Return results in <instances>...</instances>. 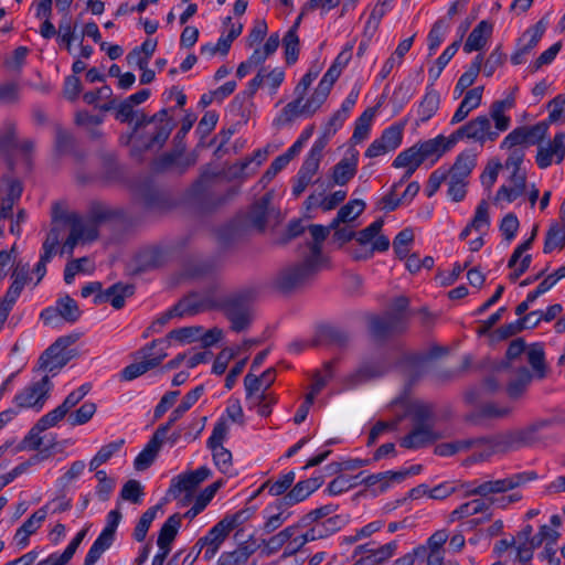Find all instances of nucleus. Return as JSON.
Instances as JSON below:
<instances>
[{
  "label": "nucleus",
  "mask_w": 565,
  "mask_h": 565,
  "mask_svg": "<svg viewBox=\"0 0 565 565\" xmlns=\"http://www.w3.org/2000/svg\"><path fill=\"white\" fill-rule=\"evenodd\" d=\"M552 426V422L542 419L515 430H507L490 437H481L482 450L471 455L466 462L473 463L488 460L492 455L509 452L523 447H529L539 441L540 433Z\"/></svg>",
  "instance_id": "obj_1"
},
{
  "label": "nucleus",
  "mask_w": 565,
  "mask_h": 565,
  "mask_svg": "<svg viewBox=\"0 0 565 565\" xmlns=\"http://www.w3.org/2000/svg\"><path fill=\"white\" fill-rule=\"evenodd\" d=\"M324 262L322 255H319L317 247L301 263L288 266L279 271L275 284L284 292H290L305 287L310 282L320 270Z\"/></svg>",
  "instance_id": "obj_2"
},
{
  "label": "nucleus",
  "mask_w": 565,
  "mask_h": 565,
  "mask_svg": "<svg viewBox=\"0 0 565 565\" xmlns=\"http://www.w3.org/2000/svg\"><path fill=\"white\" fill-rule=\"evenodd\" d=\"M413 428L401 440V446L407 449L424 447L438 438L433 428V412L428 405H416L412 413Z\"/></svg>",
  "instance_id": "obj_3"
},
{
  "label": "nucleus",
  "mask_w": 565,
  "mask_h": 565,
  "mask_svg": "<svg viewBox=\"0 0 565 565\" xmlns=\"http://www.w3.org/2000/svg\"><path fill=\"white\" fill-rule=\"evenodd\" d=\"M61 221L70 231V234L61 248L62 254L66 253L72 255L76 245H84L94 242L98 237L99 231L87 216L68 213L62 217Z\"/></svg>",
  "instance_id": "obj_4"
},
{
  "label": "nucleus",
  "mask_w": 565,
  "mask_h": 565,
  "mask_svg": "<svg viewBox=\"0 0 565 565\" xmlns=\"http://www.w3.org/2000/svg\"><path fill=\"white\" fill-rule=\"evenodd\" d=\"M407 307V298H396L385 316L371 319L370 330L372 334L376 338H383L391 333L403 331L406 327L405 311Z\"/></svg>",
  "instance_id": "obj_5"
},
{
  "label": "nucleus",
  "mask_w": 565,
  "mask_h": 565,
  "mask_svg": "<svg viewBox=\"0 0 565 565\" xmlns=\"http://www.w3.org/2000/svg\"><path fill=\"white\" fill-rule=\"evenodd\" d=\"M211 470L203 466L194 471L182 473L172 479L168 494L173 499H180L182 505H188L195 493L196 488L211 476Z\"/></svg>",
  "instance_id": "obj_6"
},
{
  "label": "nucleus",
  "mask_w": 565,
  "mask_h": 565,
  "mask_svg": "<svg viewBox=\"0 0 565 565\" xmlns=\"http://www.w3.org/2000/svg\"><path fill=\"white\" fill-rule=\"evenodd\" d=\"M52 388L53 383L50 375L45 374L41 380L32 382L21 390L14 396L13 403L19 409L32 408L40 412L49 399Z\"/></svg>",
  "instance_id": "obj_7"
},
{
  "label": "nucleus",
  "mask_w": 565,
  "mask_h": 565,
  "mask_svg": "<svg viewBox=\"0 0 565 565\" xmlns=\"http://www.w3.org/2000/svg\"><path fill=\"white\" fill-rule=\"evenodd\" d=\"M536 478L535 472L514 473L503 479L487 480L468 490V495L488 498L516 489Z\"/></svg>",
  "instance_id": "obj_8"
},
{
  "label": "nucleus",
  "mask_w": 565,
  "mask_h": 565,
  "mask_svg": "<svg viewBox=\"0 0 565 565\" xmlns=\"http://www.w3.org/2000/svg\"><path fill=\"white\" fill-rule=\"evenodd\" d=\"M498 131H493L490 118L486 115L478 116L459 127L449 136V143H457L461 139L473 140L483 145L487 140L494 141Z\"/></svg>",
  "instance_id": "obj_9"
},
{
  "label": "nucleus",
  "mask_w": 565,
  "mask_h": 565,
  "mask_svg": "<svg viewBox=\"0 0 565 565\" xmlns=\"http://www.w3.org/2000/svg\"><path fill=\"white\" fill-rule=\"evenodd\" d=\"M223 311L234 332L246 331L253 321L250 299L245 295L230 297L223 305Z\"/></svg>",
  "instance_id": "obj_10"
},
{
  "label": "nucleus",
  "mask_w": 565,
  "mask_h": 565,
  "mask_svg": "<svg viewBox=\"0 0 565 565\" xmlns=\"http://www.w3.org/2000/svg\"><path fill=\"white\" fill-rule=\"evenodd\" d=\"M323 150L324 140H316L297 173L295 184L292 186L294 195L299 196L312 182L313 177L319 170Z\"/></svg>",
  "instance_id": "obj_11"
},
{
  "label": "nucleus",
  "mask_w": 565,
  "mask_h": 565,
  "mask_svg": "<svg viewBox=\"0 0 565 565\" xmlns=\"http://www.w3.org/2000/svg\"><path fill=\"white\" fill-rule=\"evenodd\" d=\"M231 531L233 530L228 526V523L222 519L207 532L205 536L201 537L196 542L194 548H198V554L203 553V558L205 561H210L216 555Z\"/></svg>",
  "instance_id": "obj_12"
},
{
  "label": "nucleus",
  "mask_w": 565,
  "mask_h": 565,
  "mask_svg": "<svg viewBox=\"0 0 565 565\" xmlns=\"http://www.w3.org/2000/svg\"><path fill=\"white\" fill-rule=\"evenodd\" d=\"M64 228L60 225H54L49 232L42 249L40 260L34 268V273L38 276L35 285H38L46 274V264L51 262L52 257L56 254V248L60 245Z\"/></svg>",
  "instance_id": "obj_13"
},
{
  "label": "nucleus",
  "mask_w": 565,
  "mask_h": 565,
  "mask_svg": "<svg viewBox=\"0 0 565 565\" xmlns=\"http://www.w3.org/2000/svg\"><path fill=\"white\" fill-rule=\"evenodd\" d=\"M387 372V364L382 359L362 362L359 367L348 376L350 385L355 386L383 376Z\"/></svg>",
  "instance_id": "obj_14"
},
{
  "label": "nucleus",
  "mask_w": 565,
  "mask_h": 565,
  "mask_svg": "<svg viewBox=\"0 0 565 565\" xmlns=\"http://www.w3.org/2000/svg\"><path fill=\"white\" fill-rule=\"evenodd\" d=\"M275 369H268L259 376L252 372L247 373L244 377L246 398L252 399L256 394L265 393L275 382Z\"/></svg>",
  "instance_id": "obj_15"
},
{
  "label": "nucleus",
  "mask_w": 565,
  "mask_h": 565,
  "mask_svg": "<svg viewBox=\"0 0 565 565\" xmlns=\"http://www.w3.org/2000/svg\"><path fill=\"white\" fill-rule=\"evenodd\" d=\"M52 344L42 353L39 359V370L55 375L73 358L71 352H63L56 349L53 352Z\"/></svg>",
  "instance_id": "obj_16"
},
{
  "label": "nucleus",
  "mask_w": 565,
  "mask_h": 565,
  "mask_svg": "<svg viewBox=\"0 0 565 565\" xmlns=\"http://www.w3.org/2000/svg\"><path fill=\"white\" fill-rule=\"evenodd\" d=\"M134 290L132 285L118 282L107 288L104 292L97 294L94 302L102 303L108 301L115 309H121L125 305V299L130 297Z\"/></svg>",
  "instance_id": "obj_17"
},
{
  "label": "nucleus",
  "mask_w": 565,
  "mask_h": 565,
  "mask_svg": "<svg viewBox=\"0 0 565 565\" xmlns=\"http://www.w3.org/2000/svg\"><path fill=\"white\" fill-rule=\"evenodd\" d=\"M257 543L250 537L246 542L238 545L232 552L221 554L217 565H246L248 558L257 551Z\"/></svg>",
  "instance_id": "obj_18"
},
{
  "label": "nucleus",
  "mask_w": 565,
  "mask_h": 565,
  "mask_svg": "<svg viewBox=\"0 0 565 565\" xmlns=\"http://www.w3.org/2000/svg\"><path fill=\"white\" fill-rule=\"evenodd\" d=\"M482 443L481 437L443 443L435 447V454L446 457L458 452L473 450L472 455H475L482 450Z\"/></svg>",
  "instance_id": "obj_19"
},
{
  "label": "nucleus",
  "mask_w": 565,
  "mask_h": 565,
  "mask_svg": "<svg viewBox=\"0 0 565 565\" xmlns=\"http://www.w3.org/2000/svg\"><path fill=\"white\" fill-rule=\"evenodd\" d=\"M50 510V503H46L36 510L17 531L15 540L19 545L25 546L29 542V536L36 532L41 523L45 520Z\"/></svg>",
  "instance_id": "obj_20"
},
{
  "label": "nucleus",
  "mask_w": 565,
  "mask_h": 565,
  "mask_svg": "<svg viewBox=\"0 0 565 565\" xmlns=\"http://www.w3.org/2000/svg\"><path fill=\"white\" fill-rule=\"evenodd\" d=\"M526 190V174H514L509 177V184L502 185L497 191L494 202L507 201L513 202L524 194Z\"/></svg>",
  "instance_id": "obj_21"
},
{
  "label": "nucleus",
  "mask_w": 565,
  "mask_h": 565,
  "mask_svg": "<svg viewBox=\"0 0 565 565\" xmlns=\"http://www.w3.org/2000/svg\"><path fill=\"white\" fill-rule=\"evenodd\" d=\"M428 362L426 356L407 354L399 361L398 367L409 382H414L426 372Z\"/></svg>",
  "instance_id": "obj_22"
},
{
  "label": "nucleus",
  "mask_w": 565,
  "mask_h": 565,
  "mask_svg": "<svg viewBox=\"0 0 565 565\" xmlns=\"http://www.w3.org/2000/svg\"><path fill=\"white\" fill-rule=\"evenodd\" d=\"M167 356L164 350H161L159 354L147 353L141 362L132 363L126 366L122 371V377L127 381H131L147 371L158 366L162 360Z\"/></svg>",
  "instance_id": "obj_23"
},
{
  "label": "nucleus",
  "mask_w": 565,
  "mask_h": 565,
  "mask_svg": "<svg viewBox=\"0 0 565 565\" xmlns=\"http://www.w3.org/2000/svg\"><path fill=\"white\" fill-rule=\"evenodd\" d=\"M492 30L493 25L490 22L486 20L479 22L467 38L463 44V51L471 53L483 49L492 34Z\"/></svg>",
  "instance_id": "obj_24"
},
{
  "label": "nucleus",
  "mask_w": 565,
  "mask_h": 565,
  "mask_svg": "<svg viewBox=\"0 0 565 565\" xmlns=\"http://www.w3.org/2000/svg\"><path fill=\"white\" fill-rule=\"evenodd\" d=\"M358 151H351L350 156L342 158L334 167L332 179L335 184H347L356 173Z\"/></svg>",
  "instance_id": "obj_25"
},
{
  "label": "nucleus",
  "mask_w": 565,
  "mask_h": 565,
  "mask_svg": "<svg viewBox=\"0 0 565 565\" xmlns=\"http://www.w3.org/2000/svg\"><path fill=\"white\" fill-rule=\"evenodd\" d=\"M424 161L434 158V161L439 159L446 151L450 150L455 143H449V137L439 135L433 139L416 143Z\"/></svg>",
  "instance_id": "obj_26"
},
{
  "label": "nucleus",
  "mask_w": 565,
  "mask_h": 565,
  "mask_svg": "<svg viewBox=\"0 0 565 565\" xmlns=\"http://www.w3.org/2000/svg\"><path fill=\"white\" fill-rule=\"evenodd\" d=\"M266 157L267 151L258 149L253 157L245 158L243 161L233 164L230 168V172L234 178H247L257 170Z\"/></svg>",
  "instance_id": "obj_27"
},
{
  "label": "nucleus",
  "mask_w": 565,
  "mask_h": 565,
  "mask_svg": "<svg viewBox=\"0 0 565 565\" xmlns=\"http://www.w3.org/2000/svg\"><path fill=\"white\" fill-rule=\"evenodd\" d=\"M154 131L149 136V139L146 143L147 148H161L167 139L169 138L172 129L174 128V124L172 118L169 115V110L167 109V116L162 120L154 121Z\"/></svg>",
  "instance_id": "obj_28"
},
{
  "label": "nucleus",
  "mask_w": 565,
  "mask_h": 565,
  "mask_svg": "<svg viewBox=\"0 0 565 565\" xmlns=\"http://www.w3.org/2000/svg\"><path fill=\"white\" fill-rule=\"evenodd\" d=\"M271 199L273 194L270 192L266 193L252 206L248 213L249 224L258 231H263L265 228L268 207Z\"/></svg>",
  "instance_id": "obj_29"
},
{
  "label": "nucleus",
  "mask_w": 565,
  "mask_h": 565,
  "mask_svg": "<svg viewBox=\"0 0 565 565\" xmlns=\"http://www.w3.org/2000/svg\"><path fill=\"white\" fill-rule=\"evenodd\" d=\"M477 157L470 151L461 152L452 167L447 171L448 177L466 180L476 167Z\"/></svg>",
  "instance_id": "obj_30"
},
{
  "label": "nucleus",
  "mask_w": 565,
  "mask_h": 565,
  "mask_svg": "<svg viewBox=\"0 0 565 565\" xmlns=\"http://www.w3.org/2000/svg\"><path fill=\"white\" fill-rule=\"evenodd\" d=\"M181 526V516L179 514H173L168 518V520L163 523L160 529L157 544L160 550L170 551V545L175 539L178 531Z\"/></svg>",
  "instance_id": "obj_31"
},
{
  "label": "nucleus",
  "mask_w": 565,
  "mask_h": 565,
  "mask_svg": "<svg viewBox=\"0 0 565 565\" xmlns=\"http://www.w3.org/2000/svg\"><path fill=\"white\" fill-rule=\"evenodd\" d=\"M365 209V203L362 200H351L344 204L339 211L337 216L330 223V227L337 228L341 223L354 221Z\"/></svg>",
  "instance_id": "obj_32"
},
{
  "label": "nucleus",
  "mask_w": 565,
  "mask_h": 565,
  "mask_svg": "<svg viewBox=\"0 0 565 565\" xmlns=\"http://www.w3.org/2000/svg\"><path fill=\"white\" fill-rule=\"evenodd\" d=\"M414 36L403 40L396 47L395 52L387 58L383 65L380 76L382 79L386 78L393 68L402 64L403 57L411 50Z\"/></svg>",
  "instance_id": "obj_33"
},
{
  "label": "nucleus",
  "mask_w": 565,
  "mask_h": 565,
  "mask_svg": "<svg viewBox=\"0 0 565 565\" xmlns=\"http://www.w3.org/2000/svg\"><path fill=\"white\" fill-rule=\"evenodd\" d=\"M532 375L526 367H521L514 380L510 381L507 386L508 396L511 399H519L525 393L531 383Z\"/></svg>",
  "instance_id": "obj_34"
},
{
  "label": "nucleus",
  "mask_w": 565,
  "mask_h": 565,
  "mask_svg": "<svg viewBox=\"0 0 565 565\" xmlns=\"http://www.w3.org/2000/svg\"><path fill=\"white\" fill-rule=\"evenodd\" d=\"M323 536H324V533L322 530H320L318 527H312L309 531H307L305 534L294 537L289 542V544L286 546L282 556L287 557V556L295 555L302 548V546L306 543L322 539Z\"/></svg>",
  "instance_id": "obj_35"
},
{
  "label": "nucleus",
  "mask_w": 565,
  "mask_h": 565,
  "mask_svg": "<svg viewBox=\"0 0 565 565\" xmlns=\"http://www.w3.org/2000/svg\"><path fill=\"white\" fill-rule=\"evenodd\" d=\"M440 104V95L435 89H427L423 100L418 106V116L422 121L430 119L438 110Z\"/></svg>",
  "instance_id": "obj_36"
},
{
  "label": "nucleus",
  "mask_w": 565,
  "mask_h": 565,
  "mask_svg": "<svg viewBox=\"0 0 565 565\" xmlns=\"http://www.w3.org/2000/svg\"><path fill=\"white\" fill-rule=\"evenodd\" d=\"M161 446L160 443L151 437L142 451L136 457L134 461L135 469L142 471L149 468L154 461Z\"/></svg>",
  "instance_id": "obj_37"
},
{
  "label": "nucleus",
  "mask_w": 565,
  "mask_h": 565,
  "mask_svg": "<svg viewBox=\"0 0 565 565\" xmlns=\"http://www.w3.org/2000/svg\"><path fill=\"white\" fill-rule=\"evenodd\" d=\"M424 162L423 156L415 143L408 149L399 152L393 161L394 168L409 167L411 169L417 170L418 167Z\"/></svg>",
  "instance_id": "obj_38"
},
{
  "label": "nucleus",
  "mask_w": 565,
  "mask_h": 565,
  "mask_svg": "<svg viewBox=\"0 0 565 565\" xmlns=\"http://www.w3.org/2000/svg\"><path fill=\"white\" fill-rule=\"evenodd\" d=\"M95 227L99 231V227L118 216V214L109 206L102 203H94L90 205L89 211L86 215Z\"/></svg>",
  "instance_id": "obj_39"
},
{
  "label": "nucleus",
  "mask_w": 565,
  "mask_h": 565,
  "mask_svg": "<svg viewBox=\"0 0 565 565\" xmlns=\"http://www.w3.org/2000/svg\"><path fill=\"white\" fill-rule=\"evenodd\" d=\"M207 308V305L198 296H190L179 301L171 313H178L179 317L192 316Z\"/></svg>",
  "instance_id": "obj_40"
},
{
  "label": "nucleus",
  "mask_w": 565,
  "mask_h": 565,
  "mask_svg": "<svg viewBox=\"0 0 565 565\" xmlns=\"http://www.w3.org/2000/svg\"><path fill=\"white\" fill-rule=\"evenodd\" d=\"M565 246V225L554 223L546 233L544 243V253L548 254L556 248L562 249Z\"/></svg>",
  "instance_id": "obj_41"
},
{
  "label": "nucleus",
  "mask_w": 565,
  "mask_h": 565,
  "mask_svg": "<svg viewBox=\"0 0 565 565\" xmlns=\"http://www.w3.org/2000/svg\"><path fill=\"white\" fill-rule=\"evenodd\" d=\"M60 318L67 322H75L79 319L82 311L79 310L76 301L68 295L61 297L56 301Z\"/></svg>",
  "instance_id": "obj_42"
},
{
  "label": "nucleus",
  "mask_w": 565,
  "mask_h": 565,
  "mask_svg": "<svg viewBox=\"0 0 565 565\" xmlns=\"http://www.w3.org/2000/svg\"><path fill=\"white\" fill-rule=\"evenodd\" d=\"M396 542H390L376 550L370 551V554L361 557V562L367 563V565H380L388 561L396 552Z\"/></svg>",
  "instance_id": "obj_43"
},
{
  "label": "nucleus",
  "mask_w": 565,
  "mask_h": 565,
  "mask_svg": "<svg viewBox=\"0 0 565 565\" xmlns=\"http://www.w3.org/2000/svg\"><path fill=\"white\" fill-rule=\"evenodd\" d=\"M209 449L212 451V457L214 465L216 468L225 475H233V457L232 452L226 449L224 446L220 447H209Z\"/></svg>",
  "instance_id": "obj_44"
},
{
  "label": "nucleus",
  "mask_w": 565,
  "mask_h": 565,
  "mask_svg": "<svg viewBox=\"0 0 565 565\" xmlns=\"http://www.w3.org/2000/svg\"><path fill=\"white\" fill-rule=\"evenodd\" d=\"M407 477V472H397V471H385L375 475H370L363 478L360 483H364L365 486H374L379 482L382 483V488L385 489L388 487L391 482H402Z\"/></svg>",
  "instance_id": "obj_45"
},
{
  "label": "nucleus",
  "mask_w": 565,
  "mask_h": 565,
  "mask_svg": "<svg viewBox=\"0 0 565 565\" xmlns=\"http://www.w3.org/2000/svg\"><path fill=\"white\" fill-rule=\"evenodd\" d=\"M17 125L8 120L0 127V154H8L17 147Z\"/></svg>",
  "instance_id": "obj_46"
},
{
  "label": "nucleus",
  "mask_w": 565,
  "mask_h": 565,
  "mask_svg": "<svg viewBox=\"0 0 565 565\" xmlns=\"http://www.w3.org/2000/svg\"><path fill=\"white\" fill-rule=\"evenodd\" d=\"M544 32L545 24L542 20L539 21L534 26L526 30L519 41V44L523 47V52L530 53L537 45Z\"/></svg>",
  "instance_id": "obj_47"
},
{
  "label": "nucleus",
  "mask_w": 565,
  "mask_h": 565,
  "mask_svg": "<svg viewBox=\"0 0 565 565\" xmlns=\"http://www.w3.org/2000/svg\"><path fill=\"white\" fill-rule=\"evenodd\" d=\"M405 125V121L396 122L382 132L380 138L381 141L386 145V148L393 151L401 146Z\"/></svg>",
  "instance_id": "obj_48"
},
{
  "label": "nucleus",
  "mask_w": 565,
  "mask_h": 565,
  "mask_svg": "<svg viewBox=\"0 0 565 565\" xmlns=\"http://www.w3.org/2000/svg\"><path fill=\"white\" fill-rule=\"evenodd\" d=\"M527 362L532 366L533 371L537 374L539 377L545 376V354L542 344L534 343L532 344L527 352Z\"/></svg>",
  "instance_id": "obj_49"
},
{
  "label": "nucleus",
  "mask_w": 565,
  "mask_h": 565,
  "mask_svg": "<svg viewBox=\"0 0 565 565\" xmlns=\"http://www.w3.org/2000/svg\"><path fill=\"white\" fill-rule=\"evenodd\" d=\"M122 444L124 440H117L103 446L89 461V470H97L99 466L107 462L120 449Z\"/></svg>",
  "instance_id": "obj_50"
},
{
  "label": "nucleus",
  "mask_w": 565,
  "mask_h": 565,
  "mask_svg": "<svg viewBox=\"0 0 565 565\" xmlns=\"http://www.w3.org/2000/svg\"><path fill=\"white\" fill-rule=\"evenodd\" d=\"M295 472L294 471H289L285 475H282L278 480L271 482V481H266L259 491L264 490V489H268V492L271 494V495H281L284 494L292 484L294 480H295Z\"/></svg>",
  "instance_id": "obj_51"
},
{
  "label": "nucleus",
  "mask_w": 565,
  "mask_h": 565,
  "mask_svg": "<svg viewBox=\"0 0 565 565\" xmlns=\"http://www.w3.org/2000/svg\"><path fill=\"white\" fill-rule=\"evenodd\" d=\"M360 476H361V473L358 476H353V477H348V476L337 477L328 484V488H327L328 493L331 495H338V494H341V493L356 487L360 483V481H359Z\"/></svg>",
  "instance_id": "obj_52"
},
{
  "label": "nucleus",
  "mask_w": 565,
  "mask_h": 565,
  "mask_svg": "<svg viewBox=\"0 0 565 565\" xmlns=\"http://www.w3.org/2000/svg\"><path fill=\"white\" fill-rule=\"evenodd\" d=\"M159 509L160 507L156 505L142 513L134 531V537L136 541L142 542L146 539L149 527Z\"/></svg>",
  "instance_id": "obj_53"
},
{
  "label": "nucleus",
  "mask_w": 565,
  "mask_h": 565,
  "mask_svg": "<svg viewBox=\"0 0 565 565\" xmlns=\"http://www.w3.org/2000/svg\"><path fill=\"white\" fill-rule=\"evenodd\" d=\"M226 25H231L228 33L226 35H222L217 43L216 49H220V53L222 55H226L230 51L232 42L242 33L243 25L238 23L237 25L232 23V18L227 17L224 21Z\"/></svg>",
  "instance_id": "obj_54"
},
{
  "label": "nucleus",
  "mask_w": 565,
  "mask_h": 565,
  "mask_svg": "<svg viewBox=\"0 0 565 565\" xmlns=\"http://www.w3.org/2000/svg\"><path fill=\"white\" fill-rule=\"evenodd\" d=\"M95 413L96 404L93 402H86L78 409L71 413L67 420L72 426L84 425L92 419Z\"/></svg>",
  "instance_id": "obj_55"
},
{
  "label": "nucleus",
  "mask_w": 565,
  "mask_h": 565,
  "mask_svg": "<svg viewBox=\"0 0 565 565\" xmlns=\"http://www.w3.org/2000/svg\"><path fill=\"white\" fill-rule=\"evenodd\" d=\"M374 116L373 109H366L356 120L355 128L353 131L352 140L355 142H360L364 140L371 128V121Z\"/></svg>",
  "instance_id": "obj_56"
},
{
  "label": "nucleus",
  "mask_w": 565,
  "mask_h": 565,
  "mask_svg": "<svg viewBox=\"0 0 565 565\" xmlns=\"http://www.w3.org/2000/svg\"><path fill=\"white\" fill-rule=\"evenodd\" d=\"M286 62L291 65L297 62L299 55V38L294 31H287L282 38Z\"/></svg>",
  "instance_id": "obj_57"
},
{
  "label": "nucleus",
  "mask_w": 565,
  "mask_h": 565,
  "mask_svg": "<svg viewBox=\"0 0 565 565\" xmlns=\"http://www.w3.org/2000/svg\"><path fill=\"white\" fill-rule=\"evenodd\" d=\"M85 271L92 273L93 266L87 257H82L70 262L64 270V280L66 284H72L77 273Z\"/></svg>",
  "instance_id": "obj_58"
},
{
  "label": "nucleus",
  "mask_w": 565,
  "mask_h": 565,
  "mask_svg": "<svg viewBox=\"0 0 565 565\" xmlns=\"http://www.w3.org/2000/svg\"><path fill=\"white\" fill-rule=\"evenodd\" d=\"M448 23L444 19L437 20L428 33V50L433 54L444 41Z\"/></svg>",
  "instance_id": "obj_59"
},
{
  "label": "nucleus",
  "mask_w": 565,
  "mask_h": 565,
  "mask_svg": "<svg viewBox=\"0 0 565 565\" xmlns=\"http://www.w3.org/2000/svg\"><path fill=\"white\" fill-rule=\"evenodd\" d=\"M20 99V85L18 82L9 81L0 83V104L13 105Z\"/></svg>",
  "instance_id": "obj_60"
},
{
  "label": "nucleus",
  "mask_w": 565,
  "mask_h": 565,
  "mask_svg": "<svg viewBox=\"0 0 565 565\" xmlns=\"http://www.w3.org/2000/svg\"><path fill=\"white\" fill-rule=\"evenodd\" d=\"M490 225L489 205L483 200L481 201L476 210L475 216L470 222V227H473L476 232H483Z\"/></svg>",
  "instance_id": "obj_61"
},
{
  "label": "nucleus",
  "mask_w": 565,
  "mask_h": 565,
  "mask_svg": "<svg viewBox=\"0 0 565 565\" xmlns=\"http://www.w3.org/2000/svg\"><path fill=\"white\" fill-rule=\"evenodd\" d=\"M3 182L4 188L0 190V200L18 203L23 191L21 182L11 178L4 179Z\"/></svg>",
  "instance_id": "obj_62"
},
{
  "label": "nucleus",
  "mask_w": 565,
  "mask_h": 565,
  "mask_svg": "<svg viewBox=\"0 0 565 565\" xmlns=\"http://www.w3.org/2000/svg\"><path fill=\"white\" fill-rule=\"evenodd\" d=\"M203 328L201 327H184L180 329H174L169 332L168 339H173L182 343H191L193 341L199 340Z\"/></svg>",
  "instance_id": "obj_63"
},
{
  "label": "nucleus",
  "mask_w": 565,
  "mask_h": 565,
  "mask_svg": "<svg viewBox=\"0 0 565 565\" xmlns=\"http://www.w3.org/2000/svg\"><path fill=\"white\" fill-rule=\"evenodd\" d=\"M143 492L142 487L137 480L127 481L120 492V497L122 500L129 501L131 503H139L141 500Z\"/></svg>",
  "instance_id": "obj_64"
}]
</instances>
